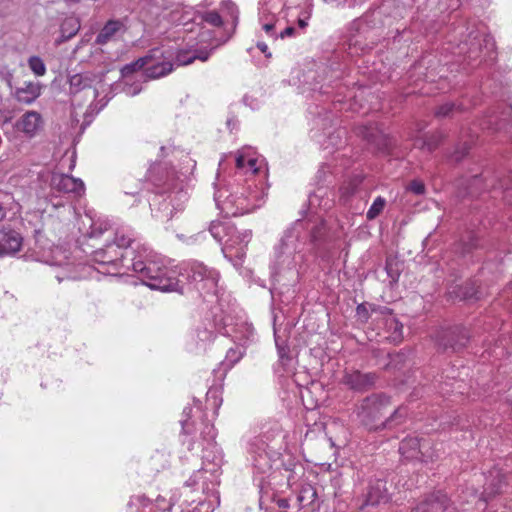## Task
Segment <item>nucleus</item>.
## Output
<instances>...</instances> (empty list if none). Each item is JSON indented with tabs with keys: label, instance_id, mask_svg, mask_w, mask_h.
I'll return each instance as SVG.
<instances>
[{
	"label": "nucleus",
	"instance_id": "b1692460",
	"mask_svg": "<svg viewBox=\"0 0 512 512\" xmlns=\"http://www.w3.org/2000/svg\"><path fill=\"white\" fill-rule=\"evenodd\" d=\"M214 339V333L207 327H199L191 335L189 342V349L194 353H201L206 351L207 347L212 343Z\"/></svg>",
	"mask_w": 512,
	"mask_h": 512
},
{
	"label": "nucleus",
	"instance_id": "4d7b16f0",
	"mask_svg": "<svg viewBox=\"0 0 512 512\" xmlns=\"http://www.w3.org/2000/svg\"><path fill=\"white\" fill-rule=\"evenodd\" d=\"M482 179L480 176L476 175L471 179L470 185L467 190V194L470 196H474L476 194L475 188L481 183Z\"/></svg>",
	"mask_w": 512,
	"mask_h": 512
},
{
	"label": "nucleus",
	"instance_id": "2f4dec72",
	"mask_svg": "<svg viewBox=\"0 0 512 512\" xmlns=\"http://www.w3.org/2000/svg\"><path fill=\"white\" fill-rule=\"evenodd\" d=\"M509 120V124L512 128V108L506 109L505 112H502L501 115H492L489 117V120L485 124V128L494 129V130H502L506 129V121Z\"/></svg>",
	"mask_w": 512,
	"mask_h": 512
},
{
	"label": "nucleus",
	"instance_id": "5fc2aeb1",
	"mask_svg": "<svg viewBox=\"0 0 512 512\" xmlns=\"http://www.w3.org/2000/svg\"><path fill=\"white\" fill-rule=\"evenodd\" d=\"M469 149L470 146L467 143L462 144L461 147L454 151L452 155L453 159L457 162L460 161L468 153Z\"/></svg>",
	"mask_w": 512,
	"mask_h": 512
},
{
	"label": "nucleus",
	"instance_id": "412c9836",
	"mask_svg": "<svg viewBox=\"0 0 512 512\" xmlns=\"http://www.w3.org/2000/svg\"><path fill=\"white\" fill-rule=\"evenodd\" d=\"M449 504L448 496L442 491H436L417 504L411 512H446Z\"/></svg>",
	"mask_w": 512,
	"mask_h": 512
},
{
	"label": "nucleus",
	"instance_id": "dca6fc26",
	"mask_svg": "<svg viewBox=\"0 0 512 512\" xmlns=\"http://www.w3.org/2000/svg\"><path fill=\"white\" fill-rule=\"evenodd\" d=\"M377 375L373 372L363 373L359 370L345 371L342 383L349 389L363 393L372 389L377 381Z\"/></svg>",
	"mask_w": 512,
	"mask_h": 512
},
{
	"label": "nucleus",
	"instance_id": "7c9ffc66",
	"mask_svg": "<svg viewBox=\"0 0 512 512\" xmlns=\"http://www.w3.org/2000/svg\"><path fill=\"white\" fill-rule=\"evenodd\" d=\"M231 223L228 221H212L209 226L211 236L222 246L229 235Z\"/></svg>",
	"mask_w": 512,
	"mask_h": 512
},
{
	"label": "nucleus",
	"instance_id": "ddd939ff",
	"mask_svg": "<svg viewBox=\"0 0 512 512\" xmlns=\"http://www.w3.org/2000/svg\"><path fill=\"white\" fill-rule=\"evenodd\" d=\"M174 504L170 499L158 496L151 501L145 496H134L128 503V512H182L173 510Z\"/></svg>",
	"mask_w": 512,
	"mask_h": 512
},
{
	"label": "nucleus",
	"instance_id": "1a4fd4ad",
	"mask_svg": "<svg viewBox=\"0 0 512 512\" xmlns=\"http://www.w3.org/2000/svg\"><path fill=\"white\" fill-rule=\"evenodd\" d=\"M251 238V230L238 231L237 228L231 224L229 235L222 246V252L225 258L231 261L234 266L241 265L246 255V247Z\"/></svg>",
	"mask_w": 512,
	"mask_h": 512
},
{
	"label": "nucleus",
	"instance_id": "a211bd4d",
	"mask_svg": "<svg viewBox=\"0 0 512 512\" xmlns=\"http://www.w3.org/2000/svg\"><path fill=\"white\" fill-rule=\"evenodd\" d=\"M94 77L92 74L77 73L69 78V93L72 95V104L75 105L77 102V95L80 92H84L85 96L90 99L97 97V90L93 88Z\"/></svg>",
	"mask_w": 512,
	"mask_h": 512
},
{
	"label": "nucleus",
	"instance_id": "473e14b6",
	"mask_svg": "<svg viewBox=\"0 0 512 512\" xmlns=\"http://www.w3.org/2000/svg\"><path fill=\"white\" fill-rule=\"evenodd\" d=\"M80 29V22L77 18H66L60 27L61 41H67L77 34Z\"/></svg>",
	"mask_w": 512,
	"mask_h": 512
},
{
	"label": "nucleus",
	"instance_id": "a18cd8bd",
	"mask_svg": "<svg viewBox=\"0 0 512 512\" xmlns=\"http://www.w3.org/2000/svg\"><path fill=\"white\" fill-rule=\"evenodd\" d=\"M386 324L389 327V329L393 330V334H392L393 340H398L402 337L403 325L396 318H394L393 316H390L386 320Z\"/></svg>",
	"mask_w": 512,
	"mask_h": 512
},
{
	"label": "nucleus",
	"instance_id": "680f3d73",
	"mask_svg": "<svg viewBox=\"0 0 512 512\" xmlns=\"http://www.w3.org/2000/svg\"><path fill=\"white\" fill-rule=\"evenodd\" d=\"M310 493V498L313 500L316 496V491L313 490L312 488H309V489H304L301 494L299 495L298 499L299 501H303L305 498H306V494Z\"/></svg>",
	"mask_w": 512,
	"mask_h": 512
},
{
	"label": "nucleus",
	"instance_id": "8fccbe9b",
	"mask_svg": "<svg viewBox=\"0 0 512 512\" xmlns=\"http://www.w3.org/2000/svg\"><path fill=\"white\" fill-rule=\"evenodd\" d=\"M196 59V54H191L187 51H180L176 55V63L178 65H188Z\"/></svg>",
	"mask_w": 512,
	"mask_h": 512
},
{
	"label": "nucleus",
	"instance_id": "13d9d810",
	"mask_svg": "<svg viewBox=\"0 0 512 512\" xmlns=\"http://www.w3.org/2000/svg\"><path fill=\"white\" fill-rule=\"evenodd\" d=\"M314 79V83H310L311 85V90L316 92L318 91L319 93L321 94H328L329 93V90L327 89V87L325 85H320L319 86V83L320 81L316 80L315 78Z\"/></svg>",
	"mask_w": 512,
	"mask_h": 512
},
{
	"label": "nucleus",
	"instance_id": "e2e57ef3",
	"mask_svg": "<svg viewBox=\"0 0 512 512\" xmlns=\"http://www.w3.org/2000/svg\"><path fill=\"white\" fill-rule=\"evenodd\" d=\"M276 346L278 349V354L281 360H284L285 358H288V348L284 346H280L278 342L276 341Z\"/></svg>",
	"mask_w": 512,
	"mask_h": 512
},
{
	"label": "nucleus",
	"instance_id": "c756f323",
	"mask_svg": "<svg viewBox=\"0 0 512 512\" xmlns=\"http://www.w3.org/2000/svg\"><path fill=\"white\" fill-rule=\"evenodd\" d=\"M40 95L39 86L34 83H26L24 87L17 88L15 96L21 103L30 104Z\"/></svg>",
	"mask_w": 512,
	"mask_h": 512
},
{
	"label": "nucleus",
	"instance_id": "72a5a7b5",
	"mask_svg": "<svg viewBox=\"0 0 512 512\" xmlns=\"http://www.w3.org/2000/svg\"><path fill=\"white\" fill-rule=\"evenodd\" d=\"M453 293H455L456 297L460 300H478L480 298V292L474 282H469L464 286L458 287Z\"/></svg>",
	"mask_w": 512,
	"mask_h": 512
},
{
	"label": "nucleus",
	"instance_id": "9b49d317",
	"mask_svg": "<svg viewBox=\"0 0 512 512\" xmlns=\"http://www.w3.org/2000/svg\"><path fill=\"white\" fill-rule=\"evenodd\" d=\"M457 35L461 36L457 48L459 54H467L469 58L476 59L479 53L482 51V42L485 44V48L492 50L494 43L491 38L484 37L481 39V34L475 29H469L468 27L464 30L463 27L459 29Z\"/></svg>",
	"mask_w": 512,
	"mask_h": 512
},
{
	"label": "nucleus",
	"instance_id": "09e8293b",
	"mask_svg": "<svg viewBox=\"0 0 512 512\" xmlns=\"http://www.w3.org/2000/svg\"><path fill=\"white\" fill-rule=\"evenodd\" d=\"M152 167H156L159 169V175L163 176L164 181H167V172H168L170 175H171V173L174 174V182H179V181L184 182V180L181 178V177H183V174L178 175L177 172H175L171 168H168L166 165L155 164ZM181 184L183 185V183H181Z\"/></svg>",
	"mask_w": 512,
	"mask_h": 512
},
{
	"label": "nucleus",
	"instance_id": "ea45409f",
	"mask_svg": "<svg viewBox=\"0 0 512 512\" xmlns=\"http://www.w3.org/2000/svg\"><path fill=\"white\" fill-rule=\"evenodd\" d=\"M401 263L394 258H387L385 262V270L391 282H397L400 276Z\"/></svg>",
	"mask_w": 512,
	"mask_h": 512
},
{
	"label": "nucleus",
	"instance_id": "58836bf2",
	"mask_svg": "<svg viewBox=\"0 0 512 512\" xmlns=\"http://www.w3.org/2000/svg\"><path fill=\"white\" fill-rule=\"evenodd\" d=\"M406 416H407L406 408L400 407L393 412V414L391 415L390 418H388L385 422L381 423V428H386V427L390 428L395 425H399L404 421Z\"/></svg>",
	"mask_w": 512,
	"mask_h": 512
},
{
	"label": "nucleus",
	"instance_id": "3c124183",
	"mask_svg": "<svg viewBox=\"0 0 512 512\" xmlns=\"http://www.w3.org/2000/svg\"><path fill=\"white\" fill-rule=\"evenodd\" d=\"M365 49H366V47L361 46L360 41L357 38H355L354 36L350 37L349 43H348V52L350 55L353 56V55L358 54L359 50L364 52Z\"/></svg>",
	"mask_w": 512,
	"mask_h": 512
},
{
	"label": "nucleus",
	"instance_id": "338daca9",
	"mask_svg": "<svg viewBox=\"0 0 512 512\" xmlns=\"http://www.w3.org/2000/svg\"><path fill=\"white\" fill-rule=\"evenodd\" d=\"M230 357H235V359L231 361L230 366H232L233 363L237 362L240 359V355H237V352L232 349H230L227 353V359H229Z\"/></svg>",
	"mask_w": 512,
	"mask_h": 512
},
{
	"label": "nucleus",
	"instance_id": "c03bdc74",
	"mask_svg": "<svg viewBox=\"0 0 512 512\" xmlns=\"http://www.w3.org/2000/svg\"><path fill=\"white\" fill-rule=\"evenodd\" d=\"M199 18L201 22H206L215 27H219L223 23L221 16L216 11H209L203 14H199Z\"/></svg>",
	"mask_w": 512,
	"mask_h": 512
},
{
	"label": "nucleus",
	"instance_id": "4c0bfd02",
	"mask_svg": "<svg viewBox=\"0 0 512 512\" xmlns=\"http://www.w3.org/2000/svg\"><path fill=\"white\" fill-rule=\"evenodd\" d=\"M356 133L368 142L374 143L378 137L379 129L373 124L361 125L357 127Z\"/></svg>",
	"mask_w": 512,
	"mask_h": 512
},
{
	"label": "nucleus",
	"instance_id": "79ce46f5",
	"mask_svg": "<svg viewBox=\"0 0 512 512\" xmlns=\"http://www.w3.org/2000/svg\"><path fill=\"white\" fill-rule=\"evenodd\" d=\"M385 203H386V201H385V199H384V198H382V197H380V196H379V197H377V198L373 201L372 205L370 206V208H369V209H368V211H367V214H366L367 218H368L369 220H373V219H375L377 216H379V215H380V213H381V212L383 211V209H384Z\"/></svg>",
	"mask_w": 512,
	"mask_h": 512
},
{
	"label": "nucleus",
	"instance_id": "c9c22d12",
	"mask_svg": "<svg viewBox=\"0 0 512 512\" xmlns=\"http://www.w3.org/2000/svg\"><path fill=\"white\" fill-rule=\"evenodd\" d=\"M479 247V238L475 233H469L466 239L461 240L458 249L465 256Z\"/></svg>",
	"mask_w": 512,
	"mask_h": 512
},
{
	"label": "nucleus",
	"instance_id": "4be33fe9",
	"mask_svg": "<svg viewBox=\"0 0 512 512\" xmlns=\"http://www.w3.org/2000/svg\"><path fill=\"white\" fill-rule=\"evenodd\" d=\"M23 245L22 235L13 229L0 230V257L13 256Z\"/></svg>",
	"mask_w": 512,
	"mask_h": 512
},
{
	"label": "nucleus",
	"instance_id": "774afa93",
	"mask_svg": "<svg viewBox=\"0 0 512 512\" xmlns=\"http://www.w3.org/2000/svg\"><path fill=\"white\" fill-rule=\"evenodd\" d=\"M196 58L200 59L201 61H206L209 58V53L196 55Z\"/></svg>",
	"mask_w": 512,
	"mask_h": 512
},
{
	"label": "nucleus",
	"instance_id": "f257e3e1",
	"mask_svg": "<svg viewBox=\"0 0 512 512\" xmlns=\"http://www.w3.org/2000/svg\"><path fill=\"white\" fill-rule=\"evenodd\" d=\"M335 249V238L326 222L318 217L294 221L274 248L273 274L296 270L306 262L307 254L328 261Z\"/></svg>",
	"mask_w": 512,
	"mask_h": 512
},
{
	"label": "nucleus",
	"instance_id": "e433bc0d",
	"mask_svg": "<svg viewBox=\"0 0 512 512\" xmlns=\"http://www.w3.org/2000/svg\"><path fill=\"white\" fill-rule=\"evenodd\" d=\"M150 58H151L150 56H145V57L139 58L138 60H136L130 64L125 65L121 70L123 77L127 78L129 75H131L133 73H137L139 70L144 69L145 66L148 64V61Z\"/></svg>",
	"mask_w": 512,
	"mask_h": 512
},
{
	"label": "nucleus",
	"instance_id": "aec40b11",
	"mask_svg": "<svg viewBox=\"0 0 512 512\" xmlns=\"http://www.w3.org/2000/svg\"><path fill=\"white\" fill-rule=\"evenodd\" d=\"M427 441H421L417 437L403 439L399 446V452L407 459H418L424 462L433 459V453L425 450Z\"/></svg>",
	"mask_w": 512,
	"mask_h": 512
},
{
	"label": "nucleus",
	"instance_id": "bb28decb",
	"mask_svg": "<svg viewBox=\"0 0 512 512\" xmlns=\"http://www.w3.org/2000/svg\"><path fill=\"white\" fill-rule=\"evenodd\" d=\"M199 17L192 6L179 4L170 12V20L178 25H187Z\"/></svg>",
	"mask_w": 512,
	"mask_h": 512
},
{
	"label": "nucleus",
	"instance_id": "864d4df0",
	"mask_svg": "<svg viewBox=\"0 0 512 512\" xmlns=\"http://www.w3.org/2000/svg\"><path fill=\"white\" fill-rule=\"evenodd\" d=\"M408 190L416 195H422L425 192V185L421 181L414 180L409 184Z\"/></svg>",
	"mask_w": 512,
	"mask_h": 512
},
{
	"label": "nucleus",
	"instance_id": "a19ab883",
	"mask_svg": "<svg viewBox=\"0 0 512 512\" xmlns=\"http://www.w3.org/2000/svg\"><path fill=\"white\" fill-rule=\"evenodd\" d=\"M442 139L443 135L440 132H437L430 136H425V138L421 140V148L426 149L429 152H432L438 147Z\"/></svg>",
	"mask_w": 512,
	"mask_h": 512
},
{
	"label": "nucleus",
	"instance_id": "5701e85b",
	"mask_svg": "<svg viewBox=\"0 0 512 512\" xmlns=\"http://www.w3.org/2000/svg\"><path fill=\"white\" fill-rule=\"evenodd\" d=\"M389 499L390 496L386 482L384 480L377 479L369 483L363 506H376L381 503L388 502Z\"/></svg>",
	"mask_w": 512,
	"mask_h": 512
},
{
	"label": "nucleus",
	"instance_id": "69168bd1",
	"mask_svg": "<svg viewBox=\"0 0 512 512\" xmlns=\"http://www.w3.org/2000/svg\"><path fill=\"white\" fill-rule=\"evenodd\" d=\"M257 48L265 54L266 57L270 58L271 57V53L268 51V46L266 43L264 42H258L257 43Z\"/></svg>",
	"mask_w": 512,
	"mask_h": 512
},
{
	"label": "nucleus",
	"instance_id": "20e7f679",
	"mask_svg": "<svg viewBox=\"0 0 512 512\" xmlns=\"http://www.w3.org/2000/svg\"><path fill=\"white\" fill-rule=\"evenodd\" d=\"M148 178L155 187L154 196L150 200L152 215L160 220L172 219L175 212L183 209L188 200L187 192L182 188V181L174 182V174L167 172V181L159 175V169L151 167Z\"/></svg>",
	"mask_w": 512,
	"mask_h": 512
},
{
	"label": "nucleus",
	"instance_id": "f3484780",
	"mask_svg": "<svg viewBox=\"0 0 512 512\" xmlns=\"http://www.w3.org/2000/svg\"><path fill=\"white\" fill-rule=\"evenodd\" d=\"M50 185L52 190L63 194H73L75 197H80L85 192L83 181L67 174L54 173Z\"/></svg>",
	"mask_w": 512,
	"mask_h": 512
},
{
	"label": "nucleus",
	"instance_id": "f704fd0d",
	"mask_svg": "<svg viewBox=\"0 0 512 512\" xmlns=\"http://www.w3.org/2000/svg\"><path fill=\"white\" fill-rule=\"evenodd\" d=\"M110 228L111 224L108 219L98 218L97 220H92L88 235L91 238H97L100 237L104 232L108 231Z\"/></svg>",
	"mask_w": 512,
	"mask_h": 512
},
{
	"label": "nucleus",
	"instance_id": "6ab92c4d",
	"mask_svg": "<svg viewBox=\"0 0 512 512\" xmlns=\"http://www.w3.org/2000/svg\"><path fill=\"white\" fill-rule=\"evenodd\" d=\"M45 261L51 266L63 268L62 274L55 276L58 282H62L64 279L74 278L72 275L71 254L67 249L60 246L54 247L51 249Z\"/></svg>",
	"mask_w": 512,
	"mask_h": 512
},
{
	"label": "nucleus",
	"instance_id": "cd10ccee",
	"mask_svg": "<svg viewBox=\"0 0 512 512\" xmlns=\"http://www.w3.org/2000/svg\"><path fill=\"white\" fill-rule=\"evenodd\" d=\"M503 485L504 476L498 470L490 472V476L484 485L482 499L487 502L502 491Z\"/></svg>",
	"mask_w": 512,
	"mask_h": 512
},
{
	"label": "nucleus",
	"instance_id": "0e129e2a",
	"mask_svg": "<svg viewBox=\"0 0 512 512\" xmlns=\"http://www.w3.org/2000/svg\"><path fill=\"white\" fill-rule=\"evenodd\" d=\"M295 33V28L292 26L286 27L283 31L280 33L281 38L290 37L293 36Z\"/></svg>",
	"mask_w": 512,
	"mask_h": 512
},
{
	"label": "nucleus",
	"instance_id": "423d86ee",
	"mask_svg": "<svg viewBox=\"0 0 512 512\" xmlns=\"http://www.w3.org/2000/svg\"><path fill=\"white\" fill-rule=\"evenodd\" d=\"M281 447L275 438L264 433L249 440L247 453L253 468V474L259 478L258 486L263 489L265 476L281 456Z\"/></svg>",
	"mask_w": 512,
	"mask_h": 512
},
{
	"label": "nucleus",
	"instance_id": "052dcab7",
	"mask_svg": "<svg viewBox=\"0 0 512 512\" xmlns=\"http://www.w3.org/2000/svg\"><path fill=\"white\" fill-rule=\"evenodd\" d=\"M223 5H224V6H226V7L229 9V11H230L231 15H232L235 19H237V13H238V11H237V8H236L235 4H234L232 1L227 0V1H224V2H223Z\"/></svg>",
	"mask_w": 512,
	"mask_h": 512
},
{
	"label": "nucleus",
	"instance_id": "0eeeda50",
	"mask_svg": "<svg viewBox=\"0 0 512 512\" xmlns=\"http://www.w3.org/2000/svg\"><path fill=\"white\" fill-rule=\"evenodd\" d=\"M134 241L133 232L127 228H119L114 233V239L107 242L104 247L93 252V261L103 266H111L115 270L121 267L130 268V265L124 263L125 257L123 250L127 249Z\"/></svg>",
	"mask_w": 512,
	"mask_h": 512
},
{
	"label": "nucleus",
	"instance_id": "39448f33",
	"mask_svg": "<svg viewBox=\"0 0 512 512\" xmlns=\"http://www.w3.org/2000/svg\"><path fill=\"white\" fill-rule=\"evenodd\" d=\"M217 208L226 217L240 216L254 211L263 203V193L249 187H223L214 194Z\"/></svg>",
	"mask_w": 512,
	"mask_h": 512
},
{
	"label": "nucleus",
	"instance_id": "9d476101",
	"mask_svg": "<svg viewBox=\"0 0 512 512\" xmlns=\"http://www.w3.org/2000/svg\"><path fill=\"white\" fill-rule=\"evenodd\" d=\"M189 279L201 293L217 292L219 273L200 262H193L189 268Z\"/></svg>",
	"mask_w": 512,
	"mask_h": 512
},
{
	"label": "nucleus",
	"instance_id": "c85d7f7f",
	"mask_svg": "<svg viewBox=\"0 0 512 512\" xmlns=\"http://www.w3.org/2000/svg\"><path fill=\"white\" fill-rule=\"evenodd\" d=\"M124 24L120 20H109L96 36V43L104 45L111 41L119 32L124 31Z\"/></svg>",
	"mask_w": 512,
	"mask_h": 512
},
{
	"label": "nucleus",
	"instance_id": "7ed1b4c3",
	"mask_svg": "<svg viewBox=\"0 0 512 512\" xmlns=\"http://www.w3.org/2000/svg\"><path fill=\"white\" fill-rule=\"evenodd\" d=\"M130 267L143 284L163 292L178 291V271L167 265L166 260L146 246L131 252Z\"/></svg>",
	"mask_w": 512,
	"mask_h": 512
},
{
	"label": "nucleus",
	"instance_id": "2eb2a0df",
	"mask_svg": "<svg viewBox=\"0 0 512 512\" xmlns=\"http://www.w3.org/2000/svg\"><path fill=\"white\" fill-rule=\"evenodd\" d=\"M262 164L263 159H259L251 147H243L235 155L236 174L239 176H255Z\"/></svg>",
	"mask_w": 512,
	"mask_h": 512
},
{
	"label": "nucleus",
	"instance_id": "603ef678",
	"mask_svg": "<svg viewBox=\"0 0 512 512\" xmlns=\"http://www.w3.org/2000/svg\"><path fill=\"white\" fill-rule=\"evenodd\" d=\"M141 90L142 86L139 82H135L132 84L125 83V86L123 88V91L127 96H135L139 94Z\"/></svg>",
	"mask_w": 512,
	"mask_h": 512
},
{
	"label": "nucleus",
	"instance_id": "f03ea898",
	"mask_svg": "<svg viewBox=\"0 0 512 512\" xmlns=\"http://www.w3.org/2000/svg\"><path fill=\"white\" fill-rule=\"evenodd\" d=\"M182 431L186 435L196 434L199 431L202 442V468L194 473L186 482L187 486L196 485L202 473H210L213 479V486L219 484V475L224 463V456L221 448L215 442L216 430L214 425L204 419L200 401L194 400L193 406L183 409L180 420Z\"/></svg>",
	"mask_w": 512,
	"mask_h": 512
},
{
	"label": "nucleus",
	"instance_id": "4468645a",
	"mask_svg": "<svg viewBox=\"0 0 512 512\" xmlns=\"http://www.w3.org/2000/svg\"><path fill=\"white\" fill-rule=\"evenodd\" d=\"M259 22L265 33L272 38L275 37L276 15L286 6L284 0H261L259 4Z\"/></svg>",
	"mask_w": 512,
	"mask_h": 512
},
{
	"label": "nucleus",
	"instance_id": "de8ad7c7",
	"mask_svg": "<svg viewBox=\"0 0 512 512\" xmlns=\"http://www.w3.org/2000/svg\"><path fill=\"white\" fill-rule=\"evenodd\" d=\"M460 110V106L455 105L454 103L447 102L440 105L435 111V115L437 117H447L451 115L454 111Z\"/></svg>",
	"mask_w": 512,
	"mask_h": 512
},
{
	"label": "nucleus",
	"instance_id": "f8f14e48",
	"mask_svg": "<svg viewBox=\"0 0 512 512\" xmlns=\"http://www.w3.org/2000/svg\"><path fill=\"white\" fill-rule=\"evenodd\" d=\"M468 330L462 326H453L442 329L437 333L436 341L444 352H458L469 342Z\"/></svg>",
	"mask_w": 512,
	"mask_h": 512
},
{
	"label": "nucleus",
	"instance_id": "37998d69",
	"mask_svg": "<svg viewBox=\"0 0 512 512\" xmlns=\"http://www.w3.org/2000/svg\"><path fill=\"white\" fill-rule=\"evenodd\" d=\"M28 65L31 71L36 76H43L46 72V66L43 62V60L38 56H31L28 59Z\"/></svg>",
	"mask_w": 512,
	"mask_h": 512
},
{
	"label": "nucleus",
	"instance_id": "6e6d98bb",
	"mask_svg": "<svg viewBox=\"0 0 512 512\" xmlns=\"http://www.w3.org/2000/svg\"><path fill=\"white\" fill-rule=\"evenodd\" d=\"M357 315L362 319V321L367 322L369 318V310L368 306L365 303H361L356 307Z\"/></svg>",
	"mask_w": 512,
	"mask_h": 512
},
{
	"label": "nucleus",
	"instance_id": "49530a36",
	"mask_svg": "<svg viewBox=\"0 0 512 512\" xmlns=\"http://www.w3.org/2000/svg\"><path fill=\"white\" fill-rule=\"evenodd\" d=\"M207 403L214 408V414H217V410L221 406L222 399L219 396L217 389H209L207 392Z\"/></svg>",
	"mask_w": 512,
	"mask_h": 512
},
{
	"label": "nucleus",
	"instance_id": "a878e982",
	"mask_svg": "<svg viewBox=\"0 0 512 512\" xmlns=\"http://www.w3.org/2000/svg\"><path fill=\"white\" fill-rule=\"evenodd\" d=\"M42 120L39 113L35 111L26 112L16 123L18 131L23 132L27 137H33L41 128Z\"/></svg>",
	"mask_w": 512,
	"mask_h": 512
},
{
	"label": "nucleus",
	"instance_id": "393cba45",
	"mask_svg": "<svg viewBox=\"0 0 512 512\" xmlns=\"http://www.w3.org/2000/svg\"><path fill=\"white\" fill-rule=\"evenodd\" d=\"M153 55H149L151 58L148 61V64L144 68V72L141 74V77H146L148 79H157L163 76H166L173 70V64L171 62H157L151 63L152 58L157 57V53H160L159 49H155L152 51Z\"/></svg>",
	"mask_w": 512,
	"mask_h": 512
},
{
	"label": "nucleus",
	"instance_id": "bf43d9fd",
	"mask_svg": "<svg viewBox=\"0 0 512 512\" xmlns=\"http://www.w3.org/2000/svg\"><path fill=\"white\" fill-rule=\"evenodd\" d=\"M205 237V234L204 232H200L198 234H195V235H192L190 237H187V238H184L183 235H178V238L183 240L184 242H186L187 244H192L194 243L195 241H197L198 239H202Z\"/></svg>",
	"mask_w": 512,
	"mask_h": 512
},
{
	"label": "nucleus",
	"instance_id": "6e6552de",
	"mask_svg": "<svg viewBox=\"0 0 512 512\" xmlns=\"http://www.w3.org/2000/svg\"><path fill=\"white\" fill-rule=\"evenodd\" d=\"M390 406V398L385 394H371L365 397L357 406L356 414L359 421L369 429H379L377 421Z\"/></svg>",
	"mask_w": 512,
	"mask_h": 512
}]
</instances>
